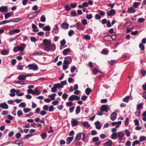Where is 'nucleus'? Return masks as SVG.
Wrapping results in <instances>:
<instances>
[{
    "instance_id": "f257e3e1",
    "label": "nucleus",
    "mask_w": 146,
    "mask_h": 146,
    "mask_svg": "<svg viewBox=\"0 0 146 146\" xmlns=\"http://www.w3.org/2000/svg\"><path fill=\"white\" fill-rule=\"evenodd\" d=\"M44 46V50L47 52H52L55 50L56 48L54 44H51V41L50 40L44 39L43 40Z\"/></svg>"
},
{
    "instance_id": "f03ea898",
    "label": "nucleus",
    "mask_w": 146,
    "mask_h": 146,
    "mask_svg": "<svg viewBox=\"0 0 146 146\" xmlns=\"http://www.w3.org/2000/svg\"><path fill=\"white\" fill-rule=\"evenodd\" d=\"M100 110L102 112L105 111L107 112L108 111L110 110V109L108 105H102L100 108Z\"/></svg>"
},
{
    "instance_id": "7ed1b4c3",
    "label": "nucleus",
    "mask_w": 146,
    "mask_h": 146,
    "mask_svg": "<svg viewBox=\"0 0 146 146\" xmlns=\"http://www.w3.org/2000/svg\"><path fill=\"white\" fill-rule=\"evenodd\" d=\"M80 99V98L79 97L74 95H71L68 98V100L70 101H73L74 100H78Z\"/></svg>"
},
{
    "instance_id": "20e7f679",
    "label": "nucleus",
    "mask_w": 146,
    "mask_h": 146,
    "mask_svg": "<svg viewBox=\"0 0 146 146\" xmlns=\"http://www.w3.org/2000/svg\"><path fill=\"white\" fill-rule=\"evenodd\" d=\"M28 67L29 70H36L38 69V66L36 64H29Z\"/></svg>"
},
{
    "instance_id": "39448f33",
    "label": "nucleus",
    "mask_w": 146,
    "mask_h": 146,
    "mask_svg": "<svg viewBox=\"0 0 146 146\" xmlns=\"http://www.w3.org/2000/svg\"><path fill=\"white\" fill-rule=\"evenodd\" d=\"M66 84V81L65 80L61 82L60 84H55L56 85V86L57 88L60 89V88H62L64 86V85Z\"/></svg>"
},
{
    "instance_id": "423d86ee",
    "label": "nucleus",
    "mask_w": 146,
    "mask_h": 146,
    "mask_svg": "<svg viewBox=\"0 0 146 146\" xmlns=\"http://www.w3.org/2000/svg\"><path fill=\"white\" fill-rule=\"evenodd\" d=\"M115 11L113 9H111L109 12H106L107 15L108 16H113L115 14Z\"/></svg>"
},
{
    "instance_id": "0eeeda50",
    "label": "nucleus",
    "mask_w": 146,
    "mask_h": 146,
    "mask_svg": "<svg viewBox=\"0 0 146 146\" xmlns=\"http://www.w3.org/2000/svg\"><path fill=\"white\" fill-rule=\"evenodd\" d=\"M26 45L24 44H22L19 46H18L19 51L23 52L24 51L26 47Z\"/></svg>"
},
{
    "instance_id": "6e6552de",
    "label": "nucleus",
    "mask_w": 146,
    "mask_h": 146,
    "mask_svg": "<svg viewBox=\"0 0 146 146\" xmlns=\"http://www.w3.org/2000/svg\"><path fill=\"white\" fill-rule=\"evenodd\" d=\"M0 107L3 109H7L9 107L6 102H4L0 104Z\"/></svg>"
},
{
    "instance_id": "1a4fd4ad",
    "label": "nucleus",
    "mask_w": 146,
    "mask_h": 146,
    "mask_svg": "<svg viewBox=\"0 0 146 146\" xmlns=\"http://www.w3.org/2000/svg\"><path fill=\"white\" fill-rule=\"evenodd\" d=\"M27 76H28L25 75H20L18 76V78L19 80H25L26 78L27 77Z\"/></svg>"
},
{
    "instance_id": "9d476101",
    "label": "nucleus",
    "mask_w": 146,
    "mask_h": 146,
    "mask_svg": "<svg viewBox=\"0 0 146 146\" xmlns=\"http://www.w3.org/2000/svg\"><path fill=\"white\" fill-rule=\"evenodd\" d=\"M117 114L115 112L113 113L110 115V119L112 121L114 120L116 118Z\"/></svg>"
},
{
    "instance_id": "9b49d317",
    "label": "nucleus",
    "mask_w": 146,
    "mask_h": 146,
    "mask_svg": "<svg viewBox=\"0 0 146 146\" xmlns=\"http://www.w3.org/2000/svg\"><path fill=\"white\" fill-rule=\"evenodd\" d=\"M20 31L19 29H15L14 30H12L9 32V34L10 35H13L16 33H17L19 32Z\"/></svg>"
},
{
    "instance_id": "f8f14e48",
    "label": "nucleus",
    "mask_w": 146,
    "mask_h": 146,
    "mask_svg": "<svg viewBox=\"0 0 146 146\" xmlns=\"http://www.w3.org/2000/svg\"><path fill=\"white\" fill-rule=\"evenodd\" d=\"M72 126L74 127L77 125L78 124V122L76 119H72V120L71 121Z\"/></svg>"
},
{
    "instance_id": "ddd939ff",
    "label": "nucleus",
    "mask_w": 146,
    "mask_h": 146,
    "mask_svg": "<svg viewBox=\"0 0 146 146\" xmlns=\"http://www.w3.org/2000/svg\"><path fill=\"white\" fill-rule=\"evenodd\" d=\"M117 134V137H118L119 140L122 139L124 135V134L121 132H118Z\"/></svg>"
},
{
    "instance_id": "4468645a",
    "label": "nucleus",
    "mask_w": 146,
    "mask_h": 146,
    "mask_svg": "<svg viewBox=\"0 0 146 146\" xmlns=\"http://www.w3.org/2000/svg\"><path fill=\"white\" fill-rule=\"evenodd\" d=\"M81 137V133H78L75 137V140L76 141H79L80 140Z\"/></svg>"
},
{
    "instance_id": "2eb2a0df",
    "label": "nucleus",
    "mask_w": 146,
    "mask_h": 146,
    "mask_svg": "<svg viewBox=\"0 0 146 146\" xmlns=\"http://www.w3.org/2000/svg\"><path fill=\"white\" fill-rule=\"evenodd\" d=\"M117 137V133H113L111 135V138L113 139H116Z\"/></svg>"
},
{
    "instance_id": "dca6fc26",
    "label": "nucleus",
    "mask_w": 146,
    "mask_h": 146,
    "mask_svg": "<svg viewBox=\"0 0 146 146\" xmlns=\"http://www.w3.org/2000/svg\"><path fill=\"white\" fill-rule=\"evenodd\" d=\"M62 27L64 29H67L69 27V25L65 22L63 23L61 25Z\"/></svg>"
},
{
    "instance_id": "f3484780",
    "label": "nucleus",
    "mask_w": 146,
    "mask_h": 146,
    "mask_svg": "<svg viewBox=\"0 0 146 146\" xmlns=\"http://www.w3.org/2000/svg\"><path fill=\"white\" fill-rule=\"evenodd\" d=\"M76 28L78 30H80L82 29V25L79 22H77L76 24Z\"/></svg>"
},
{
    "instance_id": "a211bd4d",
    "label": "nucleus",
    "mask_w": 146,
    "mask_h": 146,
    "mask_svg": "<svg viewBox=\"0 0 146 146\" xmlns=\"http://www.w3.org/2000/svg\"><path fill=\"white\" fill-rule=\"evenodd\" d=\"M15 89H11L10 91L11 94H9V96L11 97H14L15 96Z\"/></svg>"
},
{
    "instance_id": "6ab92c4d",
    "label": "nucleus",
    "mask_w": 146,
    "mask_h": 146,
    "mask_svg": "<svg viewBox=\"0 0 146 146\" xmlns=\"http://www.w3.org/2000/svg\"><path fill=\"white\" fill-rule=\"evenodd\" d=\"M0 9L1 11V12H3L7 11L8 8L6 6H4L0 7Z\"/></svg>"
},
{
    "instance_id": "aec40b11",
    "label": "nucleus",
    "mask_w": 146,
    "mask_h": 146,
    "mask_svg": "<svg viewBox=\"0 0 146 146\" xmlns=\"http://www.w3.org/2000/svg\"><path fill=\"white\" fill-rule=\"evenodd\" d=\"M112 144V141L110 140H108L107 142L104 143V145L106 146H110Z\"/></svg>"
},
{
    "instance_id": "412c9836",
    "label": "nucleus",
    "mask_w": 146,
    "mask_h": 146,
    "mask_svg": "<svg viewBox=\"0 0 146 146\" xmlns=\"http://www.w3.org/2000/svg\"><path fill=\"white\" fill-rule=\"evenodd\" d=\"M73 139V137H69L66 139V143L68 144H69L71 141H72Z\"/></svg>"
},
{
    "instance_id": "4be33fe9",
    "label": "nucleus",
    "mask_w": 146,
    "mask_h": 146,
    "mask_svg": "<svg viewBox=\"0 0 146 146\" xmlns=\"http://www.w3.org/2000/svg\"><path fill=\"white\" fill-rule=\"evenodd\" d=\"M135 9L132 7L128 8L127 9V11L129 13H134L135 12Z\"/></svg>"
},
{
    "instance_id": "5701e85b",
    "label": "nucleus",
    "mask_w": 146,
    "mask_h": 146,
    "mask_svg": "<svg viewBox=\"0 0 146 146\" xmlns=\"http://www.w3.org/2000/svg\"><path fill=\"white\" fill-rule=\"evenodd\" d=\"M58 25H55L54 27L53 28V30H52V33H56V31L58 30Z\"/></svg>"
},
{
    "instance_id": "b1692460",
    "label": "nucleus",
    "mask_w": 146,
    "mask_h": 146,
    "mask_svg": "<svg viewBox=\"0 0 146 146\" xmlns=\"http://www.w3.org/2000/svg\"><path fill=\"white\" fill-rule=\"evenodd\" d=\"M33 94H35L36 95H38L40 94V92L38 91L37 88H36L33 91Z\"/></svg>"
},
{
    "instance_id": "393cba45",
    "label": "nucleus",
    "mask_w": 146,
    "mask_h": 146,
    "mask_svg": "<svg viewBox=\"0 0 146 146\" xmlns=\"http://www.w3.org/2000/svg\"><path fill=\"white\" fill-rule=\"evenodd\" d=\"M32 27L33 29V32H37L38 31V30H36V29L37 28V27L35 24H32Z\"/></svg>"
},
{
    "instance_id": "a878e982",
    "label": "nucleus",
    "mask_w": 146,
    "mask_h": 146,
    "mask_svg": "<svg viewBox=\"0 0 146 146\" xmlns=\"http://www.w3.org/2000/svg\"><path fill=\"white\" fill-rule=\"evenodd\" d=\"M14 143L18 145L19 146H22L23 145V143L21 141H16Z\"/></svg>"
},
{
    "instance_id": "bb28decb",
    "label": "nucleus",
    "mask_w": 146,
    "mask_h": 146,
    "mask_svg": "<svg viewBox=\"0 0 146 146\" xmlns=\"http://www.w3.org/2000/svg\"><path fill=\"white\" fill-rule=\"evenodd\" d=\"M82 125L84 127H87L88 128L90 126V124H89L87 121H85L83 123Z\"/></svg>"
},
{
    "instance_id": "cd10ccee",
    "label": "nucleus",
    "mask_w": 146,
    "mask_h": 146,
    "mask_svg": "<svg viewBox=\"0 0 146 146\" xmlns=\"http://www.w3.org/2000/svg\"><path fill=\"white\" fill-rule=\"evenodd\" d=\"M143 104L142 103H139L138 105L137 106L136 109L138 110L139 109H142L143 108Z\"/></svg>"
},
{
    "instance_id": "c85d7f7f",
    "label": "nucleus",
    "mask_w": 146,
    "mask_h": 146,
    "mask_svg": "<svg viewBox=\"0 0 146 146\" xmlns=\"http://www.w3.org/2000/svg\"><path fill=\"white\" fill-rule=\"evenodd\" d=\"M82 140L83 141L86 142V140L87 138V136L84 133H83L82 134Z\"/></svg>"
},
{
    "instance_id": "c756f323",
    "label": "nucleus",
    "mask_w": 146,
    "mask_h": 146,
    "mask_svg": "<svg viewBox=\"0 0 146 146\" xmlns=\"http://www.w3.org/2000/svg\"><path fill=\"white\" fill-rule=\"evenodd\" d=\"M56 96L55 94H53L52 95H50L48 96V97L50 98L52 100H53L55 99V97Z\"/></svg>"
},
{
    "instance_id": "7c9ffc66",
    "label": "nucleus",
    "mask_w": 146,
    "mask_h": 146,
    "mask_svg": "<svg viewBox=\"0 0 146 146\" xmlns=\"http://www.w3.org/2000/svg\"><path fill=\"white\" fill-rule=\"evenodd\" d=\"M36 17L35 15L33 13V12L31 13L30 14H29L28 15V17L30 19H32L35 17Z\"/></svg>"
},
{
    "instance_id": "2f4dec72",
    "label": "nucleus",
    "mask_w": 146,
    "mask_h": 146,
    "mask_svg": "<svg viewBox=\"0 0 146 146\" xmlns=\"http://www.w3.org/2000/svg\"><path fill=\"white\" fill-rule=\"evenodd\" d=\"M56 85H55V84L53 85V87L51 88V90H52V92H55L57 90V87L56 86Z\"/></svg>"
},
{
    "instance_id": "473e14b6",
    "label": "nucleus",
    "mask_w": 146,
    "mask_h": 146,
    "mask_svg": "<svg viewBox=\"0 0 146 146\" xmlns=\"http://www.w3.org/2000/svg\"><path fill=\"white\" fill-rule=\"evenodd\" d=\"M91 92V90L89 88H87L85 91V93L87 95H89L90 92Z\"/></svg>"
},
{
    "instance_id": "72a5a7b5",
    "label": "nucleus",
    "mask_w": 146,
    "mask_h": 146,
    "mask_svg": "<svg viewBox=\"0 0 146 146\" xmlns=\"http://www.w3.org/2000/svg\"><path fill=\"white\" fill-rule=\"evenodd\" d=\"M80 111V106H78L77 107L76 110V114H78Z\"/></svg>"
},
{
    "instance_id": "f704fd0d",
    "label": "nucleus",
    "mask_w": 146,
    "mask_h": 146,
    "mask_svg": "<svg viewBox=\"0 0 146 146\" xmlns=\"http://www.w3.org/2000/svg\"><path fill=\"white\" fill-rule=\"evenodd\" d=\"M25 66V65H23L21 66L20 65H18L17 67V69L18 70H22L23 69V67Z\"/></svg>"
},
{
    "instance_id": "c9c22d12",
    "label": "nucleus",
    "mask_w": 146,
    "mask_h": 146,
    "mask_svg": "<svg viewBox=\"0 0 146 146\" xmlns=\"http://www.w3.org/2000/svg\"><path fill=\"white\" fill-rule=\"evenodd\" d=\"M43 30L45 31H49L50 30V28L49 26H46L43 27Z\"/></svg>"
},
{
    "instance_id": "e433bc0d",
    "label": "nucleus",
    "mask_w": 146,
    "mask_h": 146,
    "mask_svg": "<svg viewBox=\"0 0 146 146\" xmlns=\"http://www.w3.org/2000/svg\"><path fill=\"white\" fill-rule=\"evenodd\" d=\"M70 49L69 48H66L63 50L62 53L64 55H66L67 53L70 51Z\"/></svg>"
},
{
    "instance_id": "4c0bfd02",
    "label": "nucleus",
    "mask_w": 146,
    "mask_h": 146,
    "mask_svg": "<svg viewBox=\"0 0 146 146\" xmlns=\"http://www.w3.org/2000/svg\"><path fill=\"white\" fill-rule=\"evenodd\" d=\"M40 136L43 139H45L47 137V134L46 133H44L40 134Z\"/></svg>"
},
{
    "instance_id": "58836bf2",
    "label": "nucleus",
    "mask_w": 146,
    "mask_h": 146,
    "mask_svg": "<svg viewBox=\"0 0 146 146\" xmlns=\"http://www.w3.org/2000/svg\"><path fill=\"white\" fill-rule=\"evenodd\" d=\"M140 5V3L138 2H134L133 4V7L135 8H137Z\"/></svg>"
},
{
    "instance_id": "ea45409f",
    "label": "nucleus",
    "mask_w": 146,
    "mask_h": 146,
    "mask_svg": "<svg viewBox=\"0 0 146 146\" xmlns=\"http://www.w3.org/2000/svg\"><path fill=\"white\" fill-rule=\"evenodd\" d=\"M26 106V103L24 102H22L19 105V107L25 108Z\"/></svg>"
},
{
    "instance_id": "a19ab883",
    "label": "nucleus",
    "mask_w": 146,
    "mask_h": 146,
    "mask_svg": "<svg viewBox=\"0 0 146 146\" xmlns=\"http://www.w3.org/2000/svg\"><path fill=\"white\" fill-rule=\"evenodd\" d=\"M139 141L142 142L146 140V137L144 136H141L139 138Z\"/></svg>"
},
{
    "instance_id": "79ce46f5",
    "label": "nucleus",
    "mask_w": 146,
    "mask_h": 146,
    "mask_svg": "<svg viewBox=\"0 0 146 146\" xmlns=\"http://www.w3.org/2000/svg\"><path fill=\"white\" fill-rule=\"evenodd\" d=\"M31 110V109L29 108H25L23 109V111L25 113H27Z\"/></svg>"
},
{
    "instance_id": "37998d69",
    "label": "nucleus",
    "mask_w": 146,
    "mask_h": 146,
    "mask_svg": "<svg viewBox=\"0 0 146 146\" xmlns=\"http://www.w3.org/2000/svg\"><path fill=\"white\" fill-rule=\"evenodd\" d=\"M140 142L138 140H136L134 141L132 143V146H135L136 145H137Z\"/></svg>"
},
{
    "instance_id": "c03bdc74",
    "label": "nucleus",
    "mask_w": 146,
    "mask_h": 146,
    "mask_svg": "<svg viewBox=\"0 0 146 146\" xmlns=\"http://www.w3.org/2000/svg\"><path fill=\"white\" fill-rule=\"evenodd\" d=\"M125 134L127 137H128L130 136V133L128 129H126L125 131Z\"/></svg>"
},
{
    "instance_id": "a18cd8bd",
    "label": "nucleus",
    "mask_w": 146,
    "mask_h": 146,
    "mask_svg": "<svg viewBox=\"0 0 146 146\" xmlns=\"http://www.w3.org/2000/svg\"><path fill=\"white\" fill-rule=\"evenodd\" d=\"M9 51L7 50H3L1 51V54L3 55H6L8 54Z\"/></svg>"
},
{
    "instance_id": "49530a36",
    "label": "nucleus",
    "mask_w": 146,
    "mask_h": 146,
    "mask_svg": "<svg viewBox=\"0 0 146 146\" xmlns=\"http://www.w3.org/2000/svg\"><path fill=\"white\" fill-rule=\"evenodd\" d=\"M68 97L67 94L66 93H64L62 95V98L64 100H65Z\"/></svg>"
},
{
    "instance_id": "de8ad7c7",
    "label": "nucleus",
    "mask_w": 146,
    "mask_h": 146,
    "mask_svg": "<svg viewBox=\"0 0 146 146\" xmlns=\"http://www.w3.org/2000/svg\"><path fill=\"white\" fill-rule=\"evenodd\" d=\"M10 16V13H6L5 15V18L6 19H8Z\"/></svg>"
},
{
    "instance_id": "09e8293b",
    "label": "nucleus",
    "mask_w": 146,
    "mask_h": 146,
    "mask_svg": "<svg viewBox=\"0 0 146 146\" xmlns=\"http://www.w3.org/2000/svg\"><path fill=\"white\" fill-rule=\"evenodd\" d=\"M10 20H6L5 21H3L0 23V25L4 24L6 23H10Z\"/></svg>"
},
{
    "instance_id": "8fccbe9b",
    "label": "nucleus",
    "mask_w": 146,
    "mask_h": 146,
    "mask_svg": "<svg viewBox=\"0 0 146 146\" xmlns=\"http://www.w3.org/2000/svg\"><path fill=\"white\" fill-rule=\"evenodd\" d=\"M64 8L65 10L66 11H69L71 9V7L68 5H66L65 6Z\"/></svg>"
},
{
    "instance_id": "3c124183",
    "label": "nucleus",
    "mask_w": 146,
    "mask_h": 146,
    "mask_svg": "<svg viewBox=\"0 0 146 146\" xmlns=\"http://www.w3.org/2000/svg\"><path fill=\"white\" fill-rule=\"evenodd\" d=\"M141 73L142 74V76H145L146 74V72L143 69H142L141 70Z\"/></svg>"
},
{
    "instance_id": "603ef678",
    "label": "nucleus",
    "mask_w": 146,
    "mask_h": 146,
    "mask_svg": "<svg viewBox=\"0 0 146 146\" xmlns=\"http://www.w3.org/2000/svg\"><path fill=\"white\" fill-rule=\"evenodd\" d=\"M15 82L16 84H20L21 85H24L25 84V82L23 81H17Z\"/></svg>"
},
{
    "instance_id": "864d4df0",
    "label": "nucleus",
    "mask_w": 146,
    "mask_h": 146,
    "mask_svg": "<svg viewBox=\"0 0 146 146\" xmlns=\"http://www.w3.org/2000/svg\"><path fill=\"white\" fill-rule=\"evenodd\" d=\"M49 108L48 106L47 105H44L43 108V109L45 111H47L48 110Z\"/></svg>"
},
{
    "instance_id": "5fc2aeb1",
    "label": "nucleus",
    "mask_w": 146,
    "mask_h": 146,
    "mask_svg": "<svg viewBox=\"0 0 146 146\" xmlns=\"http://www.w3.org/2000/svg\"><path fill=\"white\" fill-rule=\"evenodd\" d=\"M82 24L84 25H86L87 24V21L86 20L84 19L82 21Z\"/></svg>"
},
{
    "instance_id": "6e6d98bb",
    "label": "nucleus",
    "mask_w": 146,
    "mask_h": 146,
    "mask_svg": "<svg viewBox=\"0 0 146 146\" xmlns=\"http://www.w3.org/2000/svg\"><path fill=\"white\" fill-rule=\"evenodd\" d=\"M130 97L129 96H127L124 98L123 99V101L125 102H127L128 100L129 99Z\"/></svg>"
},
{
    "instance_id": "4d7b16f0",
    "label": "nucleus",
    "mask_w": 146,
    "mask_h": 146,
    "mask_svg": "<svg viewBox=\"0 0 146 146\" xmlns=\"http://www.w3.org/2000/svg\"><path fill=\"white\" fill-rule=\"evenodd\" d=\"M71 101H70L66 102V104L67 106H71L73 105V103Z\"/></svg>"
},
{
    "instance_id": "13d9d810",
    "label": "nucleus",
    "mask_w": 146,
    "mask_h": 146,
    "mask_svg": "<svg viewBox=\"0 0 146 146\" xmlns=\"http://www.w3.org/2000/svg\"><path fill=\"white\" fill-rule=\"evenodd\" d=\"M54 106L52 105H50L49 108L48 110L50 112H52L54 111Z\"/></svg>"
},
{
    "instance_id": "bf43d9fd",
    "label": "nucleus",
    "mask_w": 146,
    "mask_h": 146,
    "mask_svg": "<svg viewBox=\"0 0 146 146\" xmlns=\"http://www.w3.org/2000/svg\"><path fill=\"white\" fill-rule=\"evenodd\" d=\"M40 21L42 22H44L46 21L45 17L44 16H41L40 18Z\"/></svg>"
},
{
    "instance_id": "052dcab7",
    "label": "nucleus",
    "mask_w": 146,
    "mask_h": 146,
    "mask_svg": "<svg viewBox=\"0 0 146 146\" xmlns=\"http://www.w3.org/2000/svg\"><path fill=\"white\" fill-rule=\"evenodd\" d=\"M92 140L94 142H97L99 140V138L98 137H94L92 138Z\"/></svg>"
},
{
    "instance_id": "680f3d73",
    "label": "nucleus",
    "mask_w": 146,
    "mask_h": 146,
    "mask_svg": "<svg viewBox=\"0 0 146 146\" xmlns=\"http://www.w3.org/2000/svg\"><path fill=\"white\" fill-rule=\"evenodd\" d=\"M74 33V31L73 30H70L68 32V35L69 36H71Z\"/></svg>"
},
{
    "instance_id": "e2e57ef3",
    "label": "nucleus",
    "mask_w": 146,
    "mask_h": 146,
    "mask_svg": "<svg viewBox=\"0 0 146 146\" xmlns=\"http://www.w3.org/2000/svg\"><path fill=\"white\" fill-rule=\"evenodd\" d=\"M20 21V20L19 19H14L10 21L11 22H18Z\"/></svg>"
},
{
    "instance_id": "0e129e2a",
    "label": "nucleus",
    "mask_w": 146,
    "mask_h": 146,
    "mask_svg": "<svg viewBox=\"0 0 146 146\" xmlns=\"http://www.w3.org/2000/svg\"><path fill=\"white\" fill-rule=\"evenodd\" d=\"M92 16L91 14H89L88 15L86 16V18L90 20L92 19Z\"/></svg>"
},
{
    "instance_id": "69168bd1",
    "label": "nucleus",
    "mask_w": 146,
    "mask_h": 146,
    "mask_svg": "<svg viewBox=\"0 0 146 146\" xmlns=\"http://www.w3.org/2000/svg\"><path fill=\"white\" fill-rule=\"evenodd\" d=\"M139 47L142 50H143L145 49V47L144 46L141 44H139Z\"/></svg>"
},
{
    "instance_id": "338daca9",
    "label": "nucleus",
    "mask_w": 146,
    "mask_h": 146,
    "mask_svg": "<svg viewBox=\"0 0 146 146\" xmlns=\"http://www.w3.org/2000/svg\"><path fill=\"white\" fill-rule=\"evenodd\" d=\"M84 38L86 40H89L90 39V36L88 35H86L84 36Z\"/></svg>"
},
{
    "instance_id": "774afa93",
    "label": "nucleus",
    "mask_w": 146,
    "mask_h": 146,
    "mask_svg": "<svg viewBox=\"0 0 146 146\" xmlns=\"http://www.w3.org/2000/svg\"><path fill=\"white\" fill-rule=\"evenodd\" d=\"M30 40L33 42H35L37 41V39L34 36H32Z\"/></svg>"
}]
</instances>
